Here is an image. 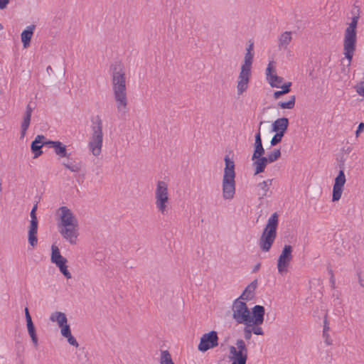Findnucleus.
Returning a JSON list of instances; mask_svg holds the SVG:
<instances>
[{"mask_svg":"<svg viewBox=\"0 0 364 364\" xmlns=\"http://www.w3.org/2000/svg\"><path fill=\"white\" fill-rule=\"evenodd\" d=\"M329 323L326 318L324 319L323 321V338H324V342L327 346L332 345L333 340L331 338V336L329 335Z\"/></svg>","mask_w":364,"mask_h":364,"instance_id":"31","label":"nucleus"},{"mask_svg":"<svg viewBox=\"0 0 364 364\" xmlns=\"http://www.w3.org/2000/svg\"><path fill=\"white\" fill-rule=\"evenodd\" d=\"M66 338L68 339V342L69 343V344L75 347H78L79 344L76 339L72 336V334L66 337Z\"/></svg>","mask_w":364,"mask_h":364,"instance_id":"44","label":"nucleus"},{"mask_svg":"<svg viewBox=\"0 0 364 364\" xmlns=\"http://www.w3.org/2000/svg\"><path fill=\"white\" fill-rule=\"evenodd\" d=\"M33 110V107H31V103H28L23 113L21 123V138L22 139L26 136V132L29 127Z\"/></svg>","mask_w":364,"mask_h":364,"instance_id":"16","label":"nucleus"},{"mask_svg":"<svg viewBox=\"0 0 364 364\" xmlns=\"http://www.w3.org/2000/svg\"><path fill=\"white\" fill-rule=\"evenodd\" d=\"M262 122H260L259 126ZM255 150L253 152V154L252 156V161H255L256 158H259V156L264 155V149L262 145V138H261V133H260V127H259V129L257 133L255 134Z\"/></svg>","mask_w":364,"mask_h":364,"instance_id":"17","label":"nucleus"},{"mask_svg":"<svg viewBox=\"0 0 364 364\" xmlns=\"http://www.w3.org/2000/svg\"><path fill=\"white\" fill-rule=\"evenodd\" d=\"M264 321H262L261 323H255L254 321V319H252V321H250V323L247 325L249 327H250V329L252 332V333L255 335H264V331L262 328L259 326L263 323Z\"/></svg>","mask_w":364,"mask_h":364,"instance_id":"35","label":"nucleus"},{"mask_svg":"<svg viewBox=\"0 0 364 364\" xmlns=\"http://www.w3.org/2000/svg\"><path fill=\"white\" fill-rule=\"evenodd\" d=\"M51 250L52 252L50 261L52 263L55 264L57 263L58 262H60L66 259L61 255L60 250L56 245H53L51 247Z\"/></svg>","mask_w":364,"mask_h":364,"instance_id":"30","label":"nucleus"},{"mask_svg":"<svg viewBox=\"0 0 364 364\" xmlns=\"http://www.w3.org/2000/svg\"><path fill=\"white\" fill-rule=\"evenodd\" d=\"M67 262L68 260L65 259V260L55 263V264L59 268L60 272L65 276V278L70 279L72 275L68 269V266L66 265Z\"/></svg>","mask_w":364,"mask_h":364,"instance_id":"32","label":"nucleus"},{"mask_svg":"<svg viewBox=\"0 0 364 364\" xmlns=\"http://www.w3.org/2000/svg\"><path fill=\"white\" fill-rule=\"evenodd\" d=\"M292 41V33L291 31L282 32L278 36V48L279 50H286Z\"/></svg>","mask_w":364,"mask_h":364,"instance_id":"20","label":"nucleus"},{"mask_svg":"<svg viewBox=\"0 0 364 364\" xmlns=\"http://www.w3.org/2000/svg\"><path fill=\"white\" fill-rule=\"evenodd\" d=\"M230 353L232 355V362L236 364H246L247 353H243L241 350H237L235 347L230 346Z\"/></svg>","mask_w":364,"mask_h":364,"instance_id":"21","label":"nucleus"},{"mask_svg":"<svg viewBox=\"0 0 364 364\" xmlns=\"http://www.w3.org/2000/svg\"><path fill=\"white\" fill-rule=\"evenodd\" d=\"M155 205L161 215H166L170 203L168 184L164 181H158L154 191Z\"/></svg>","mask_w":364,"mask_h":364,"instance_id":"6","label":"nucleus"},{"mask_svg":"<svg viewBox=\"0 0 364 364\" xmlns=\"http://www.w3.org/2000/svg\"><path fill=\"white\" fill-rule=\"evenodd\" d=\"M60 328L61 334L65 338L71 335L70 328L69 325H68V323L63 325Z\"/></svg>","mask_w":364,"mask_h":364,"instance_id":"41","label":"nucleus"},{"mask_svg":"<svg viewBox=\"0 0 364 364\" xmlns=\"http://www.w3.org/2000/svg\"><path fill=\"white\" fill-rule=\"evenodd\" d=\"M360 284L364 287V282H363L360 279H359Z\"/></svg>","mask_w":364,"mask_h":364,"instance_id":"55","label":"nucleus"},{"mask_svg":"<svg viewBox=\"0 0 364 364\" xmlns=\"http://www.w3.org/2000/svg\"><path fill=\"white\" fill-rule=\"evenodd\" d=\"M291 85V82H286L284 83L283 85H280V87L282 88V90H283V92L287 94L288 92H290V87Z\"/></svg>","mask_w":364,"mask_h":364,"instance_id":"45","label":"nucleus"},{"mask_svg":"<svg viewBox=\"0 0 364 364\" xmlns=\"http://www.w3.org/2000/svg\"><path fill=\"white\" fill-rule=\"evenodd\" d=\"M37 204H36L30 213L31 221L28 230V243L32 246L35 247L38 244L37 232H38V220L36 217Z\"/></svg>","mask_w":364,"mask_h":364,"instance_id":"9","label":"nucleus"},{"mask_svg":"<svg viewBox=\"0 0 364 364\" xmlns=\"http://www.w3.org/2000/svg\"><path fill=\"white\" fill-rule=\"evenodd\" d=\"M63 165L70 171L77 173L81 170V164L76 162L72 159H68L67 161L63 162Z\"/></svg>","mask_w":364,"mask_h":364,"instance_id":"29","label":"nucleus"},{"mask_svg":"<svg viewBox=\"0 0 364 364\" xmlns=\"http://www.w3.org/2000/svg\"><path fill=\"white\" fill-rule=\"evenodd\" d=\"M244 338H245V340L247 341H249L252 338V331L250 329V327H249V326H246L245 328H244Z\"/></svg>","mask_w":364,"mask_h":364,"instance_id":"42","label":"nucleus"},{"mask_svg":"<svg viewBox=\"0 0 364 364\" xmlns=\"http://www.w3.org/2000/svg\"><path fill=\"white\" fill-rule=\"evenodd\" d=\"M356 92L359 95L364 96V81L357 85Z\"/></svg>","mask_w":364,"mask_h":364,"instance_id":"43","label":"nucleus"},{"mask_svg":"<svg viewBox=\"0 0 364 364\" xmlns=\"http://www.w3.org/2000/svg\"><path fill=\"white\" fill-rule=\"evenodd\" d=\"M246 50H247L246 53H252V50H253V43H250Z\"/></svg>","mask_w":364,"mask_h":364,"instance_id":"50","label":"nucleus"},{"mask_svg":"<svg viewBox=\"0 0 364 364\" xmlns=\"http://www.w3.org/2000/svg\"><path fill=\"white\" fill-rule=\"evenodd\" d=\"M360 284L364 287V282H363L360 279H359Z\"/></svg>","mask_w":364,"mask_h":364,"instance_id":"54","label":"nucleus"},{"mask_svg":"<svg viewBox=\"0 0 364 364\" xmlns=\"http://www.w3.org/2000/svg\"><path fill=\"white\" fill-rule=\"evenodd\" d=\"M58 211L60 214V221L58 224L59 232L71 245L76 244L79 235L77 219L66 206L60 207Z\"/></svg>","mask_w":364,"mask_h":364,"instance_id":"3","label":"nucleus"},{"mask_svg":"<svg viewBox=\"0 0 364 364\" xmlns=\"http://www.w3.org/2000/svg\"><path fill=\"white\" fill-rule=\"evenodd\" d=\"M331 282L332 284V286L334 287V285H335V280H334V277H333V274H332L331 278Z\"/></svg>","mask_w":364,"mask_h":364,"instance_id":"52","label":"nucleus"},{"mask_svg":"<svg viewBox=\"0 0 364 364\" xmlns=\"http://www.w3.org/2000/svg\"><path fill=\"white\" fill-rule=\"evenodd\" d=\"M232 364H236V363H235V362H232Z\"/></svg>","mask_w":364,"mask_h":364,"instance_id":"57","label":"nucleus"},{"mask_svg":"<svg viewBox=\"0 0 364 364\" xmlns=\"http://www.w3.org/2000/svg\"><path fill=\"white\" fill-rule=\"evenodd\" d=\"M161 364H174L170 353L167 350H164L161 352Z\"/></svg>","mask_w":364,"mask_h":364,"instance_id":"37","label":"nucleus"},{"mask_svg":"<svg viewBox=\"0 0 364 364\" xmlns=\"http://www.w3.org/2000/svg\"><path fill=\"white\" fill-rule=\"evenodd\" d=\"M272 181L273 179H267L257 185V195L259 200L271 196L272 191H270V187L272 185Z\"/></svg>","mask_w":364,"mask_h":364,"instance_id":"15","label":"nucleus"},{"mask_svg":"<svg viewBox=\"0 0 364 364\" xmlns=\"http://www.w3.org/2000/svg\"><path fill=\"white\" fill-rule=\"evenodd\" d=\"M250 77L251 70L241 68L237 85V91L238 95H242L247 90Z\"/></svg>","mask_w":364,"mask_h":364,"instance_id":"13","label":"nucleus"},{"mask_svg":"<svg viewBox=\"0 0 364 364\" xmlns=\"http://www.w3.org/2000/svg\"><path fill=\"white\" fill-rule=\"evenodd\" d=\"M3 29V26L2 24L0 23V31Z\"/></svg>","mask_w":364,"mask_h":364,"instance_id":"56","label":"nucleus"},{"mask_svg":"<svg viewBox=\"0 0 364 364\" xmlns=\"http://www.w3.org/2000/svg\"><path fill=\"white\" fill-rule=\"evenodd\" d=\"M268 164H271L267 156H261L259 158H256L255 161H253V166L255 167V174L257 175L258 173L264 172L267 165Z\"/></svg>","mask_w":364,"mask_h":364,"instance_id":"23","label":"nucleus"},{"mask_svg":"<svg viewBox=\"0 0 364 364\" xmlns=\"http://www.w3.org/2000/svg\"><path fill=\"white\" fill-rule=\"evenodd\" d=\"M9 0H0V9H3L6 7Z\"/></svg>","mask_w":364,"mask_h":364,"instance_id":"49","label":"nucleus"},{"mask_svg":"<svg viewBox=\"0 0 364 364\" xmlns=\"http://www.w3.org/2000/svg\"><path fill=\"white\" fill-rule=\"evenodd\" d=\"M358 18L359 17L358 16H353L349 26L345 31L343 49L345 57L348 60V67L351 64L354 51L355 50L356 27Z\"/></svg>","mask_w":364,"mask_h":364,"instance_id":"5","label":"nucleus"},{"mask_svg":"<svg viewBox=\"0 0 364 364\" xmlns=\"http://www.w3.org/2000/svg\"><path fill=\"white\" fill-rule=\"evenodd\" d=\"M281 156V151L279 149H274L272 151L267 155L268 161L272 164L279 159Z\"/></svg>","mask_w":364,"mask_h":364,"instance_id":"38","label":"nucleus"},{"mask_svg":"<svg viewBox=\"0 0 364 364\" xmlns=\"http://www.w3.org/2000/svg\"><path fill=\"white\" fill-rule=\"evenodd\" d=\"M225 163V167L224 169V178H235V163L232 160H231L228 156H226L224 159Z\"/></svg>","mask_w":364,"mask_h":364,"instance_id":"26","label":"nucleus"},{"mask_svg":"<svg viewBox=\"0 0 364 364\" xmlns=\"http://www.w3.org/2000/svg\"><path fill=\"white\" fill-rule=\"evenodd\" d=\"M346 181V179L344 171L341 170L335 178V182L333 187L332 201L335 202L340 200Z\"/></svg>","mask_w":364,"mask_h":364,"instance_id":"10","label":"nucleus"},{"mask_svg":"<svg viewBox=\"0 0 364 364\" xmlns=\"http://www.w3.org/2000/svg\"><path fill=\"white\" fill-rule=\"evenodd\" d=\"M45 136L43 135H37L34 141L31 143V150L34 153V158H38L43 153L41 148L43 145H46L47 141H44Z\"/></svg>","mask_w":364,"mask_h":364,"instance_id":"19","label":"nucleus"},{"mask_svg":"<svg viewBox=\"0 0 364 364\" xmlns=\"http://www.w3.org/2000/svg\"><path fill=\"white\" fill-rule=\"evenodd\" d=\"M285 95V93L283 92V90H279V91H275L274 92V99H278L282 95Z\"/></svg>","mask_w":364,"mask_h":364,"instance_id":"47","label":"nucleus"},{"mask_svg":"<svg viewBox=\"0 0 364 364\" xmlns=\"http://www.w3.org/2000/svg\"><path fill=\"white\" fill-rule=\"evenodd\" d=\"M260 266H261V265H260V264H259V263L257 264L254 267V268H253V269H252V272H257L259 269Z\"/></svg>","mask_w":364,"mask_h":364,"instance_id":"51","label":"nucleus"},{"mask_svg":"<svg viewBox=\"0 0 364 364\" xmlns=\"http://www.w3.org/2000/svg\"><path fill=\"white\" fill-rule=\"evenodd\" d=\"M253 53H246L245 55L244 63L242 65L241 68H245L246 69L251 70L252 64L253 60Z\"/></svg>","mask_w":364,"mask_h":364,"instance_id":"36","label":"nucleus"},{"mask_svg":"<svg viewBox=\"0 0 364 364\" xmlns=\"http://www.w3.org/2000/svg\"><path fill=\"white\" fill-rule=\"evenodd\" d=\"M50 320L53 322H56L59 327L66 324L68 322L65 314L60 311L53 313L50 316Z\"/></svg>","mask_w":364,"mask_h":364,"instance_id":"27","label":"nucleus"},{"mask_svg":"<svg viewBox=\"0 0 364 364\" xmlns=\"http://www.w3.org/2000/svg\"><path fill=\"white\" fill-rule=\"evenodd\" d=\"M295 102H296L295 95H291L289 97V99L287 102H278V107H279L282 109H291L295 106Z\"/></svg>","mask_w":364,"mask_h":364,"instance_id":"34","label":"nucleus"},{"mask_svg":"<svg viewBox=\"0 0 364 364\" xmlns=\"http://www.w3.org/2000/svg\"><path fill=\"white\" fill-rule=\"evenodd\" d=\"M28 332L29 336H31V338L32 340V342L35 346H38V337L36 333L35 327L33 323V321L26 322Z\"/></svg>","mask_w":364,"mask_h":364,"instance_id":"33","label":"nucleus"},{"mask_svg":"<svg viewBox=\"0 0 364 364\" xmlns=\"http://www.w3.org/2000/svg\"><path fill=\"white\" fill-rule=\"evenodd\" d=\"M232 318L240 324L248 325L252 319L255 323L264 321L265 310L264 306L260 305L255 306L251 312L243 300L236 299L232 303Z\"/></svg>","mask_w":364,"mask_h":364,"instance_id":"2","label":"nucleus"},{"mask_svg":"<svg viewBox=\"0 0 364 364\" xmlns=\"http://www.w3.org/2000/svg\"><path fill=\"white\" fill-rule=\"evenodd\" d=\"M35 30V26L31 25L26 27L21 34V41L25 48H28L31 43V39L33 36V31Z\"/></svg>","mask_w":364,"mask_h":364,"instance_id":"25","label":"nucleus"},{"mask_svg":"<svg viewBox=\"0 0 364 364\" xmlns=\"http://www.w3.org/2000/svg\"><path fill=\"white\" fill-rule=\"evenodd\" d=\"M25 316H26V322L32 321L31 316L29 314V311H28V309L27 307L25 309Z\"/></svg>","mask_w":364,"mask_h":364,"instance_id":"48","label":"nucleus"},{"mask_svg":"<svg viewBox=\"0 0 364 364\" xmlns=\"http://www.w3.org/2000/svg\"><path fill=\"white\" fill-rule=\"evenodd\" d=\"M46 146L49 148H53L55 151V153L59 156L60 157H68L66 146L64 145L59 141H47L46 142Z\"/></svg>","mask_w":364,"mask_h":364,"instance_id":"18","label":"nucleus"},{"mask_svg":"<svg viewBox=\"0 0 364 364\" xmlns=\"http://www.w3.org/2000/svg\"><path fill=\"white\" fill-rule=\"evenodd\" d=\"M327 358H328V363H331V360H332V357L329 355H327Z\"/></svg>","mask_w":364,"mask_h":364,"instance_id":"53","label":"nucleus"},{"mask_svg":"<svg viewBox=\"0 0 364 364\" xmlns=\"http://www.w3.org/2000/svg\"><path fill=\"white\" fill-rule=\"evenodd\" d=\"M102 142L103 141H89V149L95 156H98L101 154Z\"/></svg>","mask_w":364,"mask_h":364,"instance_id":"28","label":"nucleus"},{"mask_svg":"<svg viewBox=\"0 0 364 364\" xmlns=\"http://www.w3.org/2000/svg\"><path fill=\"white\" fill-rule=\"evenodd\" d=\"M237 350L243 353H247V348L245 341L242 339H237L236 341Z\"/></svg>","mask_w":364,"mask_h":364,"instance_id":"39","label":"nucleus"},{"mask_svg":"<svg viewBox=\"0 0 364 364\" xmlns=\"http://www.w3.org/2000/svg\"><path fill=\"white\" fill-rule=\"evenodd\" d=\"M218 346V336L215 331L205 333L200 338V341L198 348L201 352H205L209 349L213 348Z\"/></svg>","mask_w":364,"mask_h":364,"instance_id":"8","label":"nucleus"},{"mask_svg":"<svg viewBox=\"0 0 364 364\" xmlns=\"http://www.w3.org/2000/svg\"><path fill=\"white\" fill-rule=\"evenodd\" d=\"M112 83L114 97L118 113L122 117L127 109L126 78L123 68L119 64L112 65Z\"/></svg>","mask_w":364,"mask_h":364,"instance_id":"1","label":"nucleus"},{"mask_svg":"<svg viewBox=\"0 0 364 364\" xmlns=\"http://www.w3.org/2000/svg\"><path fill=\"white\" fill-rule=\"evenodd\" d=\"M278 226V215L273 213L268 219L259 240V246L262 251L267 252L271 249L277 237Z\"/></svg>","mask_w":364,"mask_h":364,"instance_id":"4","label":"nucleus"},{"mask_svg":"<svg viewBox=\"0 0 364 364\" xmlns=\"http://www.w3.org/2000/svg\"><path fill=\"white\" fill-rule=\"evenodd\" d=\"M289 125V119L282 117L276 119L272 124V131L278 133L285 134Z\"/></svg>","mask_w":364,"mask_h":364,"instance_id":"22","label":"nucleus"},{"mask_svg":"<svg viewBox=\"0 0 364 364\" xmlns=\"http://www.w3.org/2000/svg\"><path fill=\"white\" fill-rule=\"evenodd\" d=\"M275 73V62L269 61L266 69V78L272 87H280L283 78L274 74Z\"/></svg>","mask_w":364,"mask_h":364,"instance_id":"12","label":"nucleus"},{"mask_svg":"<svg viewBox=\"0 0 364 364\" xmlns=\"http://www.w3.org/2000/svg\"><path fill=\"white\" fill-rule=\"evenodd\" d=\"M363 129H364V124L363 122H361L359 124L358 129L355 132V135L357 137L359 136L360 133L363 131Z\"/></svg>","mask_w":364,"mask_h":364,"instance_id":"46","label":"nucleus"},{"mask_svg":"<svg viewBox=\"0 0 364 364\" xmlns=\"http://www.w3.org/2000/svg\"><path fill=\"white\" fill-rule=\"evenodd\" d=\"M292 258V247L285 245L277 259V269L280 274L284 275L287 273Z\"/></svg>","mask_w":364,"mask_h":364,"instance_id":"7","label":"nucleus"},{"mask_svg":"<svg viewBox=\"0 0 364 364\" xmlns=\"http://www.w3.org/2000/svg\"><path fill=\"white\" fill-rule=\"evenodd\" d=\"M222 192L224 200H230L233 199L235 194V178H224L222 180Z\"/></svg>","mask_w":364,"mask_h":364,"instance_id":"11","label":"nucleus"},{"mask_svg":"<svg viewBox=\"0 0 364 364\" xmlns=\"http://www.w3.org/2000/svg\"><path fill=\"white\" fill-rule=\"evenodd\" d=\"M257 287V281H252L249 285L247 286L242 294L237 298L241 300H250L254 296V292Z\"/></svg>","mask_w":364,"mask_h":364,"instance_id":"24","label":"nucleus"},{"mask_svg":"<svg viewBox=\"0 0 364 364\" xmlns=\"http://www.w3.org/2000/svg\"><path fill=\"white\" fill-rule=\"evenodd\" d=\"M91 136L90 141H103L102 121L100 116L97 115L91 120Z\"/></svg>","mask_w":364,"mask_h":364,"instance_id":"14","label":"nucleus"},{"mask_svg":"<svg viewBox=\"0 0 364 364\" xmlns=\"http://www.w3.org/2000/svg\"><path fill=\"white\" fill-rule=\"evenodd\" d=\"M284 134L282 133L276 132L274 136L272 138V140L270 141V144L272 146H276L277 144H279L281 141Z\"/></svg>","mask_w":364,"mask_h":364,"instance_id":"40","label":"nucleus"}]
</instances>
